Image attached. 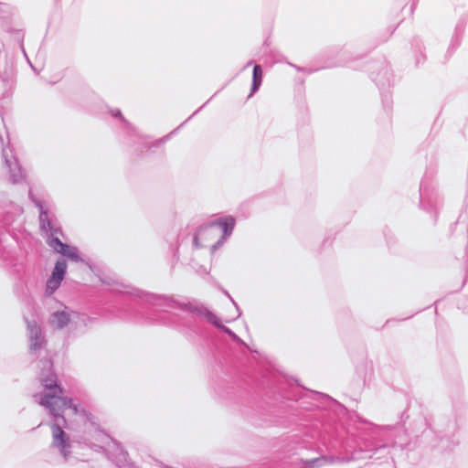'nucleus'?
I'll return each mask as SVG.
<instances>
[{"instance_id": "obj_1", "label": "nucleus", "mask_w": 468, "mask_h": 468, "mask_svg": "<svg viewBox=\"0 0 468 468\" xmlns=\"http://www.w3.org/2000/svg\"><path fill=\"white\" fill-rule=\"evenodd\" d=\"M41 372L38 378L45 391L43 394L34 395L35 400L49 410L56 420L50 424L51 443L49 449L58 452L64 463H69L72 459V441L69 435L63 430L59 420L65 424L66 420L62 415L65 409H72L78 413V408L70 399L63 396V388L57 383V376L52 372V362L48 359L40 361Z\"/></svg>"}, {"instance_id": "obj_2", "label": "nucleus", "mask_w": 468, "mask_h": 468, "mask_svg": "<svg viewBox=\"0 0 468 468\" xmlns=\"http://www.w3.org/2000/svg\"><path fill=\"white\" fill-rule=\"evenodd\" d=\"M29 197L40 210V229L46 234L47 243L48 244V246L52 248L56 252L68 257L71 261H74L76 262L82 261L81 258L78 254L77 248L70 247L68 244L63 243L59 239V235H61V229L57 219L49 217L48 211L43 208L42 203L32 196L30 190Z\"/></svg>"}, {"instance_id": "obj_3", "label": "nucleus", "mask_w": 468, "mask_h": 468, "mask_svg": "<svg viewBox=\"0 0 468 468\" xmlns=\"http://www.w3.org/2000/svg\"><path fill=\"white\" fill-rule=\"evenodd\" d=\"M145 301L148 303L157 305L159 307H167V308H180L184 311L192 313L197 316H202L207 319V322L215 325L216 327L221 329L223 332L227 333L229 335L232 337H237V335L228 327L223 325L219 318L211 311H209L205 305L201 303H179L173 298H169L164 295H154V294H144Z\"/></svg>"}, {"instance_id": "obj_4", "label": "nucleus", "mask_w": 468, "mask_h": 468, "mask_svg": "<svg viewBox=\"0 0 468 468\" xmlns=\"http://www.w3.org/2000/svg\"><path fill=\"white\" fill-rule=\"evenodd\" d=\"M2 160L4 167L6 169L8 181L12 184H18L25 179V175L21 169L17 158L9 146H3Z\"/></svg>"}, {"instance_id": "obj_5", "label": "nucleus", "mask_w": 468, "mask_h": 468, "mask_svg": "<svg viewBox=\"0 0 468 468\" xmlns=\"http://www.w3.org/2000/svg\"><path fill=\"white\" fill-rule=\"evenodd\" d=\"M218 225L222 228L223 239H226L227 237L231 235V233L233 231V229H234V226H235V220H234L233 218L229 217V218H220L218 221H214V222L210 223L207 226L201 227L198 229L197 233L194 237V244H195V246L197 248L199 247V239H200V237L202 236V234L204 232L209 230L210 229H212V228H214L215 226H218Z\"/></svg>"}, {"instance_id": "obj_6", "label": "nucleus", "mask_w": 468, "mask_h": 468, "mask_svg": "<svg viewBox=\"0 0 468 468\" xmlns=\"http://www.w3.org/2000/svg\"><path fill=\"white\" fill-rule=\"evenodd\" d=\"M27 323L30 352H37L42 348L46 343L42 329L36 322L27 321Z\"/></svg>"}, {"instance_id": "obj_7", "label": "nucleus", "mask_w": 468, "mask_h": 468, "mask_svg": "<svg viewBox=\"0 0 468 468\" xmlns=\"http://www.w3.org/2000/svg\"><path fill=\"white\" fill-rule=\"evenodd\" d=\"M70 314L66 311L54 312L49 317V324L57 329H62L70 322Z\"/></svg>"}, {"instance_id": "obj_8", "label": "nucleus", "mask_w": 468, "mask_h": 468, "mask_svg": "<svg viewBox=\"0 0 468 468\" xmlns=\"http://www.w3.org/2000/svg\"><path fill=\"white\" fill-rule=\"evenodd\" d=\"M261 81H262V69L260 65H255L253 68V72H252L251 92H250V96H251L253 93H255L259 90V88L261 84Z\"/></svg>"}, {"instance_id": "obj_9", "label": "nucleus", "mask_w": 468, "mask_h": 468, "mask_svg": "<svg viewBox=\"0 0 468 468\" xmlns=\"http://www.w3.org/2000/svg\"><path fill=\"white\" fill-rule=\"evenodd\" d=\"M63 279L51 275L47 282L46 293L51 295L60 285Z\"/></svg>"}, {"instance_id": "obj_10", "label": "nucleus", "mask_w": 468, "mask_h": 468, "mask_svg": "<svg viewBox=\"0 0 468 468\" xmlns=\"http://www.w3.org/2000/svg\"><path fill=\"white\" fill-rule=\"evenodd\" d=\"M67 270V262L65 260H58L53 270L52 275L57 276L58 278H64Z\"/></svg>"}, {"instance_id": "obj_11", "label": "nucleus", "mask_w": 468, "mask_h": 468, "mask_svg": "<svg viewBox=\"0 0 468 468\" xmlns=\"http://www.w3.org/2000/svg\"><path fill=\"white\" fill-rule=\"evenodd\" d=\"M324 463H326V459L324 457L323 458H314V459H312L309 461H305L303 463L304 468H316V467L322 466Z\"/></svg>"}, {"instance_id": "obj_12", "label": "nucleus", "mask_w": 468, "mask_h": 468, "mask_svg": "<svg viewBox=\"0 0 468 468\" xmlns=\"http://www.w3.org/2000/svg\"><path fill=\"white\" fill-rule=\"evenodd\" d=\"M96 435H97V441L101 442H105L106 440H108V436L104 434L101 431L96 430Z\"/></svg>"}, {"instance_id": "obj_13", "label": "nucleus", "mask_w": 468, "mask_h": 468, "mask_svg": "<svg viewBox=\"0 0 468 468\" xmlns=\"http://www.w3.org/2000/svg\"><path fill=\"white\" fill-rule=\"evenodd\" d=\"M112 115L113 116H119L122 122H126V121L124 120V118L122 116V113L119 110H116L115 112H112Z\"/></svg>"}, {"instance_id": "obj_14", "label": "nucleus", "mask_w": 468, "mask_h": 468, "mask_svg": "<svg viewBox=\"0 0 468 468\" xmlns=\"http://www.w3.org/2000/svg\"><path fill=\"white\" fill-rule=\"evenodd\" d=\"M223 238L221 240H218L215 245H213V250H215L217 248H218L223 243Z\"/></svg>"}, {"instance_id": "obj_15", "label": "nucleus", "mask_w": 468, "mask_h": 468, "mask_svg": "<svg viewBox=\"0 0 468 468\" xmlns=\"http://www.w3.org/2000/svg\"><path fill=\"white\" fill-rule=\"evenodd\" d=\"M223 238L221 240H218L215 245H213V250H215L217 248H218L223 243Z\"/></svg>"}, {"instance_id": "obj_16", "label": "nucleus", "mask_w": 468, "mask_h": 468, "mask_svg": "<svg viewBox=\"0 0 468 468\" xmlns=\"http://www.w3.org/2000/svg\"><path fill=\"white\" fill-rule=\"evenodd\" d=\"M227 295L230 299V301L233 303V304L236 306L237 310L239 311L236 302H234V300L230 297V295L228 292H227ZM239 315H240V312H239L238 316H239Z\"/></svg>"}, {"instance_id": "obj_17", "label": "nucleus", "mask_w": 468, "mask_h": 468, "mask_svg": "<svg viewBox=\"0 0 468 468\" xmlns=\"http://www.w3.org/2000/svg\"><path fill=\"white\" fill-rule=\"evenodd\" d=\"M120 454L122 456V459H125L126 452L122 448H120Z\"/></svg>"}, {"instance_id": "obj_18", "label": "nucleus", "mask_w": 468, "mask_h": 468, "mask_svg": "<svg viewBox=\"0 0 468 468\" xmlns=\"http://www.w3.org/2000/svg\"><path fill=\"white\" fill-rule=\"evenodd\" d=\"M250 64H252V61H249V63L247 64V66H250Z\"/></svg>"}]
</instances>
